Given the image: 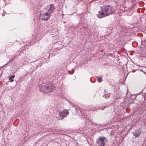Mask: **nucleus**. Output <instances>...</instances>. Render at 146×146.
Listing matches in <instances>:
<instances>
[{"instance_id":"nucleus-1","label":"nucleus","mask_w":146,"mask_h":146,"mask_svg":"<svg viewBox=\"0 0 146 146\" xmlns=\"http://www.w3.org/2000/svg\"><path fill=\"white\" fill-rule=\"evenodd\" d=\"M101 10L98 12L97 17L100 19L105 17L114 14L116 10L112 6L110 5H104L100 7Z\"/></svg>"},{"instance_id":"nucleus-2","label":"nucleus","mask_w":146,"mask_h":146,"mask_svg":"<svg viewBox=\"0 0 146 146\" xmlns=\"http://www.w3.org/2000/svg\"><path fill=\"white\" fill-rule=\"evenodd\" d=\"M55 8L54 5L51 4L49 5V8L45 13L40 12L39 15L40 19L42 20L47 21L50 19V17L54 13Z\"/></svg>"},{"instance_id":"nucleus-3","label":"nucleus","mask_w":146,"mask_h":146,"mask_svg":"<svg viewBox=\"0 0 146 146\" xmlns=\"http://www.w3.org/2000/svg\"><path fill=\"white\" fill-rule=\"evenodd\" d=\"M40 90L43 93H50L53 92L56 88L51 83L45 84L43 83L39 86Z\"/></svg>"},{"instance_id":"nucleus-4","label":"nucleus","mask_w":146,"mask_h":146,"mask_svg":"<svg viewBox=\"0 0 146 146\" xmlns=\"http://www.w3.org/2000/svg\"><path fill=\"white\" fill-rule=\"evenodd\" d=\"M107 141V139L104 137H100L97 139L96 143V146H104L105 143Z\"/></svg>"},{"instance_id":"nucleus-5","label":"nucleus","mask_w":146,"mask_h":146,"mask_svg":"<svg viewBox=\"0 0 146 146\" xmlns=\"http://www.w3.org/2000/svg\"><path fill=\"white\" fill-rule=\"evenodd\" d=\"M69 112L68 110H64L59 113V114L61 118H63L67 116L69 114Z\"/></svg>"},{"instance_id":"nucleus-6","label":"nucleus","mask_w":146,"mask_h":146,"mask_svg":"<svg viewBox=\"0 0 146 146\" xmlns=\"http://www.w3.org/2000/svg\"><path fill=\"white\" fill-rule=\"evenodd\" d=\"M75 109L77 111V112L79 114V115H81V114H82V113H81V111L80 110V108L78 107H76Z\"/></svg>"},{"instance_id":"nucleus-7","label":"nucleus","mask_w":146,"mask_h":146,"mask_svg":"<svg viewBox=\"0 0 146 146\" xmlns=\"http://www.w3.org/2000/svg\"><path fill=\"white\" fill-rule=\"evenodd\" d=\"M140 134V133L138 131H136L134 133H133V135L134 136L136 137H138Z\"/></svg>"},{"instance_id":"nucleus-8","label":"nucleus","mask_w":146,"mask_h":146,"mask_svg":"<svg viewBox=\"0 0 146 146\" xmlns=\"http://www.w3.org/2000/svg\"><path fill=\"white\" fill-rule=\"evenodd\" d=\"M15 77V75H13L12 76H11L9 77V80L10 81L12 82H13L14 80L13 79Z\"/></svg>"},{"instance_id":"nucleus-9","label":"nucleus","mask_w":146,"mask_h":146,"mask_svg":"<svg viewBox=\"0 0 146 146\" xmlns=\"http://www.w3.org/2000/svg\"><path fill=\"white\" fill-rule=\"evenodd\" d=\"M107 105H105L104 106H103V107H100L99 109L100 110H104V108H106V107Z\"/></svg>"},{"instance_id":"nucleus-10","label":"nucleus","mask_w":146,"mask_h":146,"mask_svg":"<svg viewBox=\"0 0 146 146\" xmlns=\"http://www.w3.org/2000/svg\"><path fill=\"white\" fill-rule=\"evenodd\" d=\"M97 78H98V82H101L102 81V78L100 77H97Z\"/></svg>"},{"instance_id":"nucleus-11","label":"nucleus","mask_w":146,"mask_h":146,"mask_svg":"<svg viewBox=\"0 0 146 146\" xmlns=\"http://www.w3.org/2000/svg\"><path fill=\"white\" fill-rule=\"evenodd\" d=\"M104 97H105V98L107 99L109 97V96L106 95H104L103 96Z\"/></svg>"},{"instance_id":"nucleus-12","label":"nucleus","mask_w":146,"mask_h":146,"mask_svg":"<svg viewBox=\"0 0 146 146\" xmlns=\"http://www.w3.org/2000/svg\"><path fill=\"white\" fill-rule=\"evenodd\" d=\"M28 74V73H27V74H25L24 75V76H27V75Z\"/></svg>"},{"instance_id":"nucleus-13","label":"nucleus","mask_w":146,"mask_h":146,"mask_svg":"<svg viewBox=\"0 0 146 146\" xmlns=\"http://www.w3.org/2000/svg\"><path fill=\"white\" fill-rule=\"evenodd\" d=\"M142 72L146 75V73L143 71H142Z\"/></svg>"},{"instance_id":"nucleus-14","label":"nucleus","mask_w":146,"mask_h":146,"mask_svg":"<svg viewBox=\"0 0 146 146\" xmlns=\"http://www.w3.org/2000/svg\"><path fill=\"white\" fill-rule=\"evenodd\" d=\"M104 92H106V90H104Z\"/></svg>"},{"instance_id":"nucleus-15","label":"nucleus","mask_w":146,"mask_h":146,"mask_svg":"<svg viewBox=\"0 0 146 146\" xmlns=\"http://www.w3.org/2000/svg\"><path fill=\"white\" fill-rule=\"evenodd\" d=\"M21 78H20V80H21Z\"/></svg>"},{"instance_id":"nucleus-16","label":"nucleus","mask_w":146,"mask_h":146,"mask_svg":"<svg viewBox=\"0 0 146 146\" xmlns=\"http://www.w3.org/2000/svg\"><path fill=\"white\" fill-rule=\"evenodd\" d=\"M21 81H23V80H22V79H21Z\"/></svg>"},{"instance_id":"nucleus-17","label":"nucleus","mask_w":146,"mask_h":146,"mask_svg":"<svg viewBox=\"0 0 146 146\" xmlns=\"http://www.w3.org/2000/svg\"><path fill=\"white\" fill-rule=\"evenodd\" d=\"M97 110V109H95V110Z\"/></svg>"}]
</instances>
